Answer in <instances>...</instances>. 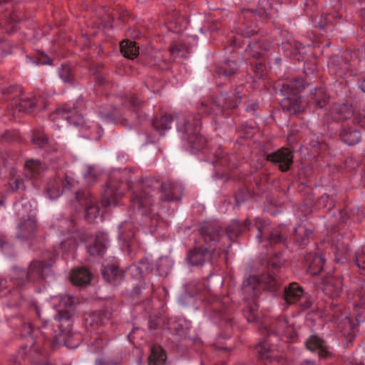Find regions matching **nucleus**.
<instances>
[{"instance_id":"2eb2a0df","label":"nucleus","mask_w":365,"mask_h":365,"mask_svg":"<svg viewBox=\"0 0 365 365\" xmlns=\"http://www.w3.org/2000/svg\"><path fill=\"white\" fill-rule=\"evenodd\" d=\"M211 255L210 251L207 248L195 247L187 252L185 259L192 266H200L206 259L210 258Z\"/></svg>"},{"instance_id":"a211bd4d","label":"nucleus","mask_w":365,"mask_h":365,"mask_svg":"<svg viewBox=\"0 0 365 365\" xmlns=\"http://www.w3.org/2000/svg\"><path fill=\"white\" fill-rule=\"evenodd\" d=\"M92 274L86 267H77L72 270L70 274L71 282L76 286L88 284L91 279Z\"/></svg>"},{"instance_id":"4468645a","label":"nucleus","mask_w":365,"mask_h":365,"mask_svg":"<svg viewBox=\"0 0 365 365\" xmlns=\"http://www.w3.org/2000/svg\"><path fill=\"white\" fill-rule=\"evenodd\" d=\"M76 109L75 104L73 106L63 105L62 107L57 108L56 113L66 118L70 124L75 126L83 125L84 124L83 118L76 111Z\"/></svg>"},{"instance_id":"f257e3e1","label":"nucleus","mask_w":365,"mask_h":365,"mask_svg":"<svg viewBox=\"0 0 365 365\" xmlns=\"http://www.w3.org/2000/svg\"><path fill=\"white\" fill-rule=\"evenodd\" d=\"M158 193L161 194L162 200H179L182 195V187L170 180L160 182L156 178H146L138 185L133 192L130 200L133 209L143 215L147 214L153 205L155 195Z\"/></svg>"},{"instance_id":"9d476101","label":"nucleus","mask_w":365,"mask_h":365,"mask_svg":"<svg viewBox=\"0 0 365 365\" xmlns=\"http://www.w3.org/2000/svg\"><path fill=\"white\" fill-rule=\"evenodd\" d=\"M335 112L337 115L336 117L337 120H343L354 117V121L365 128V109L363 110V113L354 114L351 106L347 104H341L335 108Z\"/></svg>"},{"instance_id":"aec40b11","label":"nucleus","mask_w":365,"mask_h":365,"mask_svg":"<svg viewBox=\"0 0 365 365\" xmlns=\"http://www.w3.org/2000/svg\"><path fill=\"white\" fill-rule=\"evenodd\" d=\"M118 238L123 245L130 247L133 245L134 238V225L130 222H124L119 228Z\"/></svg>"},{"instance_id":"f03ea898","label":"nucleus","mask_w":365,"mask_h":365,"mask_svg":"<svg viewBox=\"0 0 365 365\" xmlns=\"http://www.w3.org/2000/svg\"><path fill=\"white\" fill-rule=\"evenodd\" d=\"M304 88V80L300 78L287 81L282 85L280 91L284 98L281 101V106L284 111L295 115L305 110L307 103L299 96Z\"/></svg>"},{"instance_id":"393cba45","label":"nucleus","mask_w":365,"mask_h":365,"mask_svg":"<svg viewBox=\"0 0 365 365\" xmlns=\"http://www.w3.org/2000/svg\"><path fill=\"white\" fill-rule=\"evenodd\" d=\"M306 346L311 351L317 350L319 356L322 358L327 357L329 353L325 342L316 336H311L307 341Z\"/></svg>"},{"instance_id":"2f4dec72","label":"nucleus","mask_w":365,"mask_h":365,"mask_svg":"<svg viewBox=\"0 0 365 365\" xmlns=\"http://www.w3.org/2000/svg\"><path fill=\"white\" fill-rule=\"evenodd\" d=\"M239 68V63L236 61H225L222 65L217 67V73L226 77L235 74Z\"/></svg>"},{"instance_id":"09e8293b","label":"nucleus","mask_w":365,"mask_h":365,"mask_svg":"<svg viewBox=\"0 0 365 365\" xmlns=\"http://www.w3.org/2000/svg\"><path fill=\"white\" fill-rule=\"evenodd\" d=\"M85 320L86 324L91 327L98 326L101 323V316L97 313L89 314L86 317Z\"/></svg>"},{"instance_id":"412c9836","label":"nucleus","mask_w":365,"mask_h":365,"mask_svg":"<svg viewBox=\"0 0 365 365\" xmlns=\"http://www.w3.org/2000/svg\"><path fill=\"white\" fill-rule=\"evenodd\" d=\"M122 196V192L117 190L113 185H109L104 190L102 205L103 207L111 205L116 206L118 204V200Z\"/></svg>"},{"instance_id":"052dcab7","label":"nucleus","mask_w":365,"mask_h":365,"mask_svg":"<svg viewBox=\"0 0 365 365\" xmlns=\"http://www.w3.org/2000/svg\"><path fill=\"white\" fill-rule=\"evenodd\" d=\"M294 48L295 52L293 53L294 56H297L298 53L300 56L303 53V50L304 49V47L303 45L299 42H295L294 43Z\"/></svg>"},{"instance_id":"0eeeda50","label":"nucleus","mask_w":365,"mask_h":365,"mask_svg":"<svg viewBox=\"0 0 365 365\" xmlns=\"http://www.w3.org/2000/svg\"><path fill=\"white\" fill-rule=\"evenodd\" d=\"M263 225L264 221L259 219L256 220L254 225H252L247 220L242 223L237 220H235L232 221L230 225L227 227V235L230 240H232V238L238 237L240 233L245 230H252V229H256L257 231L256 238L259 240V242H261L262 235L265 231V227H264Z\"/></svg>"},{"instance_id":"69168bd1","label":"nucleus","mask_w":365,"mask_h":365,"mask_svg":"<svg viewBox=\"0 0 365 365\" xmlns=\"http://www.w3.org/2000/svg\"><path fill=\"white\" fill-rule=\"evenodd\" d=\"M359 88L365 93V78L359 83Z\"/></svg>"},{"instance_id":"e2e57ef3","label":"nucleus","mask_w":365,"mask_h":365,"mask_svg":"<svg viewBox=\"0 0 365 365\" xmlns=\"http://www.w3.org/2000/svg\"><path fill=\"white\" fill-rule=\"evenodd\" d=\"M51 63V59L49 58H48V56H42L41 58H39L38 59V61H36V64L39 65V64H41V65H46V64H50Z\"/></svg>"},{"instance_id":"0e129e2a","label":"nucleus","mask_w":365,"mask_h":365,"mask_svg":"<svg viewBox=\"0 0 365 365\" xmlns=\"http://www.w3.org/2000/svg\"><path fill=\"white\" fill-rule=\"evenodd\" d=\"M24 331L27 334H31L33 331L32 326L30 323L24 324Z\"/></svg>"},{"instance_id":"79ce46f5","label":"nucleus","mask_w":365,"mask_h":365,"mask_svg":"<svg viewBox=\"0 0 365 365\" xmlns=\"http://www.w3.org/2000/svg\"><path fill=\"white\" fill-rule=\"evenodd\" d=\"M136 269H138L140 272H153L155 269V263H153L151 259L146 257L140 260L139 267Z\"/></svg>"},{"instance_id":"423d86ee","label":"nucleus","mask_w":365,"mask_h":365,"mask_svg":"<svg viewBox=\"0 0 365 365\" xmlns=\"http://www.w3.org/2000/svg\"><path fill=\"white\" fill-rule=\"evenodd\" d=\"M17 215L20 217L18 237L22 239L29 238L37 230L36 220L31 213L29 202H19L15 204Z\"/></svg>"},{"instance_id":"c85d7f7f","label":"nucleus","mask_w":365,"mask_h":365,"mask_svg":"<svg viewBox=\"0 0 365 365\" xmlns=\"http://www.w3.org/2000/svg\"><path fill=\"white\" fill-rule=\"evenodd\" d=\"M173 120V115L165 114L155 118L153 122V125L160 135H164L166 130L170 129Z\"/></svg>"},{"instance_id":"8fccbe9b","label":"nucleus","mask_w":365,"mask_h":365,"mask_svg":"<svg viewBox=\"0 0 365 365\" xmlns=\"http://www.w3.org/2000/svg\"><path fill=\"white\" fill-rule=\"evenodd\" d=\"M257 32V29L253 24H251L250 26L247 25L246 28L242 30V35L245 38H250L255 34Z\"/></svg>"},{"instance_id":"9b49d317","label":"nucleus","mask_w":365,"mask_h":365,"mask_svg":"<svg viewBox=\"0 0 365 365\" xmlns=\"http://www.w3.org/2000/svg\"><path fill=\"white\" fill-rule=\"evenodd\" d=\"M274 13L270 0H259L258 5L255 9H243L242 14L245 20L247 21L251 16L259 18H267Z\"/></svg>"},{"instance_id":"473e14b6","label":"nucleus","mask_w":365,"mask_h":365,"mask_svg":"<svg viewBox=\"0 0 365 365\" xmlns=\"http://www.w3.org/2000/svg\"><path fill=\"white\" fill-rule=\"evenodd\" d=\"M324 289L331 297H336L339 295L341 290V282L339 279L331 277L325 283Z\"/></svg>"},{"instance_id":"774afa93","label":"nucleus","mask_w":365,"mask_h":365,"mask_svg":"<svg viewBox=\"0 0 365 365\" xmlns=\"http://www.w3.org/2000/svg\"><path fill=\"white\" fill-rule=\"evenodd\" d=\"M230 41H232V44H233V46H239V45H240V43L237 42V38H233V39H232V38H230Z\"/></svg>"},{"instance_id":"dca6fc26","label":"nucleus","mask_w":365,"mask_h":365,"mask_svg":"<svg viewBox=\"0 0 365 365\" xmlns=\"http://www.w3.org/2000/svg\"><path fill=\"white\" fill-rule=\"evenodd\" d=\"M102 274L106 281L114 285L120 283L124 277L123 271L114 264L105 266Z\"/></svg>"},{"instance_id":"39448f33","label":"nucleus","mask_w":365,"mask_h":365,"mask_svg":"<svg viewBox=\"0 0 365 365\" xmlns=\"http://www.w3.org/2000/svg\"><path fill=\"white\" fill-rule=\"evenodd\" d=\"M54 259L49 257L48 260L33 261L31 262L28 272L22 269H14L11 278L14 283L21 287L29 281H35L43 277V270L52 266Z\"/></svg>"},{"instance_id":"ea45409f","label":"nucleus","mask_w":365,"mask_h":365,"mask_svg":"<svg viewBox=\"0 0 365 365\" xmlns=\"http://www.w3.org/2000/svg\"><path fill=\"white\" fill-rule=\"evenodd\" d=\"M296 232V242L299 245H305L308 242L309 236L312 235V231L307 230L302 227L295 229Z\"/></svg>"},{"instance_id":"b1692460","label":"nucleus","mask_w":365,"mask_h":365,"mask_svg":"<svg viewBox=\"0 0 365 365\" xmlns=\"http://www.w3.org/2000/svg\"><path fill=\"white\" fill-rule=\"evenodd\" d=\"M329 100V95L322 88H315L310 93L309 102L317 108H324L328 104Z\"/></svg>"},{"instance_id":"6ab92c4d","label":"nucleus","mask_w":365,"mask_h":365,"mask_svg":"<svg viewBox=\"0 0 365 365\" xmlns=\"http://www.w3.org/2000/svg\"><path fill=\"white\" fill-rule=\"evenodd\" d=\"M108 238L107 235L99 232L96 235L95 242L87 247L88 252L91 256L101 255L104 253L107 248Z\"/></svg>"},{"instance_id":"72a5a7b5","label":"nucleus","mask_w":365,"mask_h":365,"mask_svg":"<svg viewBox=\"0 0 365 365\" xmlns=\"http://www.w3.org/2000/svg\"><path fill=\"white\" fill-rule=\"evenodd\" d=\"M342 238V237L337 236L334 240L336 247V260L340 264H344L346 262V255L349 251L347 245H344V242L341 245L340 244Z\"/></svg>"},{"instance_id":"f3484780","label":"nucleus","mask_w":365,"mask_h":365,"mask_svg":"<svg viewBox=\"0 0 365 365\" xmlns=\"http://www.w3.org/2000/svg\"><path fill=\"white\" fill-rule=\"evenodd\" d=\"M305 261L307 272L312 275H317L322 270L325 259L322 255L308 254L305 257Z\"/></svg>"},{"instance_id":"c9c22d12","label":"nucleus","mask_w":365,"mask_h":365,"mask_svg":"<svg viewBox=\"0 0 365 365\" xmlns=\"http://www.w3.org/2000/svg\"><path fill=\"white\" fill-rule=\"evenodd\" d=\"M222 108L219 102L215 100L212 101L209 104L202 103L199 108V111L203 113H214L215 115L222 112Z\"/></svg>"},{"instance_id":"f704fd0d","label":"nucleus","mask_w":365,"mask_h":365,"mask_svg":"<svg viewBox=\"0 0 365 365\" xmlns=\"http://www.w3.org/2000/svg\"><path fill=\"white\" fill-rule=\"evenodd\" d=\"M263 226L265 227V231L262 237L266 236L270 244L284 243L285 237L277 230H274L272 232H269L264 222Z\"/></svg>"},{"instance_id":"bf43d9fd","label":"nucleus","mask_w":365,"mask_h":365,"mask_svg":"<svg viewBox=\"0 0 365 365\" xmlns=\"http://www.w3.org/2000/svg\"><path fill=\"white\" fill-rule=\"evenodd\" d=\"M129 102L133 108L140 107L143 104V102L135 96L130 98Z\"/></svg>"},{"instance_id":"7c9ffc66","label":"nucleus","mask_w":365,"mask_h":365,"mask_svg":"<svg viewBox=\"0 0 365 365\" xmlns=\"http://www.w3.org/2000/svg\"><path fill=\"white\" fill-rule=\"evenodd\" d=\"M43 169V167L39 160L31 159L25 163V174L30 178L39 175Z\"/></svg>"},{"instance_id":"4d7b16f0","label":"nucleus","mask_w":365,"mask_h":365,"mask_svg":"<svg viewBox=\"0 0 365 365\" xmlns=\"http://www.w3.org/2000/svg\"><path fill=\"white\" fill-rule=\"evenodd\" d=\"M330 21V18L329 16H327L324 19H321L319 22L314 24V26L317 28L320 29H325L328 24V23Z\"/></svg>"},{"instance_id":"6e6552de","label":"nucleus","mask_w":365,"mask_h":365,"mask_svg":"<svg viewBox=\"0 0 365 365\" xmlns=\"http://www.w3.org/2000/svg\"><path fill=\"white\" fill-rule=\"evenodd\" d=\"M76 200L86 207V219L93 222L98 218L101 220L102 216L100 215L99 207L94 197L88 191H79L76 193Z\"/></svg>"},{"instance_id":"bb28decb","label":"nucleus","mask_w":365,"mask_h":365,"mask_svg":"<svg viewBox=\"0 0 365 365\" xmlns=\"http://www.w3.org/2000/svg\"><path fill=\"white\" fill-rule=\"evenodd\" d=\"M255 349L258 359L262 361H271L272 359L275 356L273 349L265 339L256 346Z\"/></svg>"},{"instance_id":"7ed1b4c3","label":"nucleus","mask_w":365,"mask_h":365,"mask_svg":"<svg viewBox=\"0 0 365 365\" xmlns=\"http://www.w3.org/2000/svg\"><path fill=\"white\" fill-rule=\"evenodd\" d=\"M177 118V129L182 134V138L188 143L192 152L204 148L206 140L200 135V118L193 114L180 115Z\"/></svg>"},{"instance_id":"1a4fd4ad","label":"nucleus","mask_w":365,"mask_h":365,"mask_svg":"<svg viewBox=\"0 0 365 365\" xmlns=\"http://www.w3.org/2000/svg\"><path fill=\"white\" fill-rule=\"evenodd\" d=\"M200 233L206 243H216L222 235L221 227L216 222H203L201 225Z\"/></svg>"},{"instance_id":"49530a36","label":"nucleus","mask_w":365,"mask_h":365,"mask_svg":"<svg viewBox=\"0 0 365 365\" xmlns=\"http://www.w3.org/2000/svg\"><path fill=\"white\" fill-rule=\"evenodd\" d=\"M9 185L13 191L24 190L26 188L24 180L20 178L11 179Z\"/></svg>"},{"instance_id":"5701e85b","label":"nucleus","mask_w":365,"mask_h":365,"mask_svg":"<svg viewBox=\"0 0 365 365\" xmlns=\"http://www.w3.org/2000/svg\"><path fill=\"white\" fill-rule=\"evenodd\" d=\"M303 295L302 288L297 283L289 284L288 287L284 288V299L287 304H292L300 299Z\"/></svg>"},{"instance_id":"5fc2aeb1","label":"nucleus","mask_w":365,"mask_h":365,"mask_svg":"<svg viewBox=\"0 0 365 365\" xmlns=\"http://www.w3.org/2000/svg\"><path fill=\"white\" fill-rule=\"evenodd\" d=\"M77 244L76 240H69L68 242H64L61 243V248L65 251H67L69 249L76 248Z\"/></svg>"},{"instance_id":"37998d69","label":"nucleus","mask_w":365,"mask_h":365,"mask_svg":"<svg viewBox=\"0 0 365 365\" xmlns=\"http://www.w3.org/2000/svg\"><path fill=\"white\" fill-rule=\"evenodd\" d=\"M35 105V101L31 97L22 96L19 101V106L20 110L27 111L33 108Z\"/></svg>"},{"instance_id":"a878e982","label":"nucleus","mask_w":365,"mask_h":365,"mask_svg":"<svg viewBox=\"0 0 365 365\" xmlns=\"http://www.w3.org/2000/svg\"><path fill=\"white\" fill-rule=\"evenodd\" d=\"M340 137L341 140L349 145H355L361 140L360 133L356 128L345 125L341 130Z\"/></svg>"},{"instance_id":"4c0bfd02","label":"nucleus","mask_w":365,"mask_h":365,"mask_svg":"<svg viewBox=\"0 0 365 365\" xmlns=\"http://www.w3.org/2000/svg\"><path fill=\"white\" fill-rule=\"evenodd\" d=\"M31 141L34 145L41 148H46L49 144L47 136L41 130H36L33 133Z\"/></svg>"},{"instance_id":"a19ab883","label":"nucleus","mask_w":365,"mask_h":365,"mask_svg":"<svg viewBox=\"0 0 365 365\" xmlns=\"http://www.w3.org/2000/svg\"><path fill=\"white\" fill-rule=\"evenodd\" d=\"M258 307L259 306L256 303H253L245 311V317L248 322H257L259 319Z\"/></svg>"},{"instance_id":"c03bdc74","label":"nucleus","mask_w":365,"mask_h":365,"mask_svg":"<svg viewBox=\"0 0 365 365\" xmlns=\"http://www.w3.org/2000/svg\"><path fill=\"white\" fill-rule=\"evenodd\" d=\"M59 76L66 83H72L73 82V76L68 66L63 65L59 69Z\"/></svg>"},{"instance_id":"680f3d73","label":"nucleus","mask_w":365,"mask_h":365,"mask_svg":"<svg viewBox=\"0 0 365 365\" xmlns=\"http://www.w3.org/2000/svg\"><path fill=\"white\" fill-rule=\"evenodd\" d=\"M302 298L304 299V302H302L300 306L304 309L310 308L312 304V301L308 297H304L303 295Z\"/></svg>"},{"instance_id":"a18cd8bd","label":"nucleus","mask_w":365,"mask_h":365,"mask_svg":"<svg viewBox=\"0 0 365 365\" xmlns=\"http://www.w3.org/2000/svg\"><path fill=\"white\" fill-rule=\"evenodd\" d=\"M241 88H238L235 93H233L232 96H228L226 100V107L227 108H235L237 107L241 101V97L239 96V94L241 93V91L240 90Z\"/></svg>"},{"instance_id":"4be33fe9","label":"nucleus","mask_w":365,"mask_h":365,"mask_svg":"<svg viewBox=\"0 0 365 365\" xmlns=\"http://www.w3.org/2000/svg\"><path fill=\"white\" fill-rule=\"evenodd\" d=\"M68 184L67 177L64 181L60 178L53 179L48 182L45 190L46 193L51 200L56 199L61 194V186L66 187Z\"/></svg>"},{"instance_id":"6e6d98bb","label":"nucleus","mask_w":365,"mask_h":365,"mask_svg":"<svg viewBox=\"0 0 365 365\" xmlns=\"http://www.w3.org/2000/svg\"><path fill=\"white\" fill-rule=\"evenodd\" d=\"M117 364L108 358L98 359L96 365H116Z\"/></svg>"},{"instance_id":"f8f14e48","label":"nucleus","mask_w":365,"mask_h":365,"mask_svg":"<svg viewBox=\"0 0 365 365\" xmlns=\"http://www.w3.org/2000/svg\"><path fill=\"white\" fill-rule=\"evenodd\" d=\"M259 331L262 334H267V336H269L271 332L277 335L289 336L292 331V328L288 325L287 319H279L274 320L270 327L264 324H262Z\"/></svg>"},{"instance_id":"58836bf2","label":"nucleus","mask_w":365,"mask_h":365,"mask_svg":"<svg viewBox=\"0 0 365 365\" xmlns=\"http://www.w3.org/2000/svg\"><path fill=\"white\" fill-rule=\"evenodd\" d=\"M170 269V264L168 258L161 257L155 262L156 273L160 276L167 275Z\"/></svg>"},{"instance_id":"603ef678","label":"nucleus","mask_w":365,"mask_h":365,"mask_svg":"<svg viewBox=\"0 0 365 365\" xmlns=\"http://www.w3.org/2000/svg\"><path fill=\"white\" fill-rule=\"evenodd\" d=\"M355 261L358 267L365 271V252H363L361 254H357Z\"/></svg>"},{"instance_id":"3c124183","label":"nucleus","mask_w":365,"mask_h":365,"mask_svg":"<svg viewBox=\"0 0 365 365\" xmlns=\"http://www.w3.org/2000/svg\"><path fill=\"white\" fill-rule=\"evenodd\" d=\"M71 318V314L67 310H60L55 316V319L61 322L63 320L68 321Z\"/></svg>"},{"instance_id":"864d4df0","label":"nucleus","mask_w":365,"mask_h":365,"mask_svg":"<svg viewBox=\"0 0 365 365\" xmlns=\"http://www.w3.org/2000/svg\"><path fill=\"white\" fill-rule=\"evenodd\" d=\"M169 329L170 330L175 331L176 334H178L181 336L186 334V331L184 330L182 324H170Z\"/></svg>"},{"instance_id":"cd10ccee","label":"nucleus","mask_w":365,"mask_h":365,"mask_svg":"<svg viewBox=\"0 0 365 365\" xmlns=\"http://www.w3.org/2000/svg\"><path fill=\"white\" fill-rule=\"evenodd\" d=\"M166 359V354L161 346H153L148 357V365H164Z\"/></svg>"},{"instance_id":"de8ad7c7","label":"nucleus","mask_w":365,"mask_h":365,"mask_svg":"<svg viewBox=\"0 0 365 365\" xmlns=\"http://www.w3.org/2000/svg\"><path fill=\"white\" fill-rule=\"evenodd\" d=\"M319 206L327 208L328 210H331L334 206L333 200L327 194L322 195L320 197L319 199Z\"/></svg>"},{"instance_id":"20e7f679","label":"nucleus","mask_w":365,"mask_h":365,"mask_svg":"<svg viewBox=\"0 0 365 365\" xmlns=\"http://www.w3.org/2000/svg\"><path fill=\"white\" fill-rule=\"evenodd\" d=\"M282 264L281 260L276 256V259L272 263V274L268 272L264 274L262 278L259 279L257 277L250 276L242 284V292L245 297L254 298L257 294V287L259 285H262L264 289L269 290H274L277 288L279 285V280L275 277V269L279 267Z\"/></svg>"},{"instance_id":"ddd939ff","label":"nucleus","mask_w":365,"mask_h":365,"mask_svg":"<svg viewBox=\"0 0 365 365\" xmlns=\"http://www.w3.org/2000/svg\"><path fill=\"white\" fill-rule=\"evenodd\" d=\"M292 158L293 155L291 151L284 148L267 155V160L277 164L279 169L284 172L289 170L292 163Z\"/></svg>"},{"instance_id":"c756f323","label":"nucleus","mask_w":365,"mask_h":365,"mask_svg":"<svg viewBox=\"0 0 365 365\" xmlns=\"http://www.w3.org/2000/svg\"><path fill=\"white\" fill-rule=\"evenodd\" d=\"M120 51L125 57L131 59L136 57L139 53L138 47L136 46L135 42L129 40L121 41Z\"/></svg>"},{"instance_id":"338daca9","label":"nucleus","mask_w":365,"mask_h":365,"mask_svg":"<svg viewBox=\"0 0 365 365\" xmlns=\"http://www.w3.org/2000/svg\"><path fill=\"white\" fill-rule=\"evenodd\" d=\"M250 54L255 58H258L261 55V52L259 51H256L253 53Z\"/></svg>"},{"instance_id":"e433bc0d","label":"nucleus","mask_w":365,"mask_h":365,"mask_svg":"<svg viewBox=\"0 0 365 365\" xmlns=\"http://www.w3.org/2000/svg\"><path fill=\"white\" fill-rule=\"evenodd\" d=\"M83 176L86 182L91 185L96 181L97 178L99 176V172L96 170V168L94 166L87 165L84 167V170L83 171Z\"/></svg>"},{"instance_id":"13d9d810","label":"nucleus","mask_w":365,"mask_h":365,"mask_svg":"<svg viewBox=\"0 0 365 365\" xmlns=\"http://www.w3.org/2000/svg\"><path fill=\"white\" fill-rule=\"evenodd\" d=\"M61 302L65 306L71 307L73 304V298L68 295H65L61 297Z\"/></svg>"}]
</instances>
